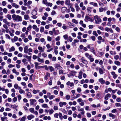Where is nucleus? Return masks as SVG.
Returning a JSON list of instances; mask_svg holds the SVG:
<instances>
[{"instance_id": "nucleus-10", "label": "nucleus", "mask_w": 121, "mask_h": 121, "mask_svg": "<svg viewBox=\"0 0 121 121\" xmlns=\"http://www.w3.org/2000/svg\"><path fill=\"white\" fill-rule=\"evenodd\" d=\"M28 47L27 46H25L24 48V52L25 53H28Z\"/></svg>"}, {"instance_id": "nucleus-41", "label": "nucleus", "mask_w": 121, "mask_h": 121, "mask_svg": "<svg viewBox=\"0 0 121 121\" xmlns=\"http://www.w3.org/2000/svg\"><path fill=\"white\" fill-rule=\"evenodd\" d=\"M47 40L49 41H51L52 40V38L49 36H47Z\"/></svg>"}, {"instance_id": "nucleus-29", "label": "nucleus", "mask_w": 121, "mask_h": 121, "mask_svg": "<svg viewBox=\"0 0 121 121\" xmlns=\"http://www.w3.org/2000/svg\"><path fill=\"white\" fill-rule=\"evenodd\" d=\"M67 9V8L65 7H63L61 9V11L63 13H64Z\"/></svg>"}, {"instance_id": "nucleus-52", "label": "nucleus", "mask_w": 121, "mask_h": 121, "mask_svg": "<svg viewBox=\"0 0 121 121\" xmlns=\"http://www.w3.org/2000/svg\"><path fill=\"white\" fill-rule=\"evenodd\" d=\"M76 73V72L75 71H71V73L70 74L71 75L74 76L73 75H75Z\"/></svg>"}, {"instance_id": "nucleus-54", "label": "nucleus", "mask_w": 121, "mask_h": 121, "mask_svg": "<svg viewBox=\"0 0 121 121\" xmlns=\"http://www.w3.org/2000/svg\"><path fill=\"white\" fill-rule=\"evenodd\" d=\"M55 96L53 95H52L49 97V99L51 100L52 99L54 98L55 97Z\"/></svg>"}, {"instance_id": "nucleus-57", "label": "nucleus", "mask_w": 121, "mask_h": 121, "mask_svg": "<svg viewBox=\"0 0 121 121\" xmlns=\"http://www.w3.org/2000/svg\"><path fill=\"white\" fill-rule=\"evenodd\" d=\"M0 48L1 50V51L2 52L4 51V48L3 47L2 45L0 46Z\"/></svg>"}, {"instance_id": "nucleus-36", "label": "nucleus", "mask_w": 121, "mask_h": 121, "mask_svg": "<svg viewBox=\"0 0 121 121\" xmlns=\"http://www.w3.org/2000/svg\"><path fill=\"white\" fill-rule=\"evenodd\" d=\"M29 111L31 113H34V109L33 108H30Z\"/></svg>"}, {"instance_id": "nucleus-9", "label": "nucleus", "mask_w": 121, "mask_h": 121, "mask_svg": "<svg viewBox=\"0 0 121 121\" xmlns=\"http://www.w3.org/2000/svg\"><path fill=\"white\" fill-rule=\"evenodd\" d=\"M67 86H69L70 87H72L74 86V84L73 82H71L70 81H68L66 83Z\"/></svg>"}, {"instance_id": "nucleus-18", "label": "nucleus", "mask_w": 121, "mask_h": 121, "mask_svg": "<svg viewBox=\"0 0 121 121\" xmlns=\"http://www.w3.org/2000/svg\"><path fill=\"white\" fill-rule=\"evenodd\" d=\"M34 117V116L32 115H30L27 116V118L28 120H31L32 118H33Z\"/></svg>"}, {"instance_id": "nucleus-28", "label": "nucleus", "mask_w": 121, "mask_h": 121, "mask_svg": "<svg viewBox=\"0 0 121 121\" xmlns=\"http://www.w3.org/2000/svg\"><path fill=\"white\" fill-rule=\"evenodd\" d=\"M37 12L34 10H33L31 12V14L36 15L37 14Z\"/></svg>"}, {"instance_id": "nucleus-15", "label": "nucleus", "mask_w": 121, "mask_h": 121, "mask_svg": "<svg viewBox=\"0 0 121 121\" xmlns=\"http://www.w3.org/2000/svg\"><path fill=\"white\" fill-rule=\"evenodd\" d=\"M12 4L13 7H14L16 9H17L19 8V5L15 3H13Z\"/></svg>"}, {"instance_id": "nucleus-42", "label": "nucleus", "mask_w": 121, "mask_h": 121, "mask_svg": "<svg viewBox=\"0 0 121 121\" xmlns=\"http://www.w3.org/2000/svg\"><path fill=\"white\" fill-rule=\"evenodd\" d=\"M90 18L89 16H86L85 17V18L84 19L85 21L86 22H87V20H89Z\"/></svg>"}, {"instance_id": "nucleus-45", "label": "nucleus", "mask_w": 121, "mask_h": 121, "mask_svg": "<svg viewBox=\"0 0 121 121\" xmlns=\"http://www.w3.org/2000/svg\"><path fill=\"white\" fill-rule=\"evenodd\" d=\"M44 28L43 27H41L40 28V31L41 32H44Z\"/></svg>"}, {"instance_id": "nucleus-50", "label": "nucleus", "mask_w": 121, "mask_h": 121, "mask_svg": "<svg viewBox=\"0 0 121 121\" xmlns=\"http://www.w3.org/2000/svg\"><path fill=\"white\" fill-rule=\"evenodd\" d=\"M22 9L24 10H26L27 9V8L26 7L22 6L21 7Z\"/></svg>"}, {"instance_id": "nucleus-53", "label": "nucleus", "mask_w": 121, "mask_h": 121, "mask_svg": "<svg viewBox=\"0 0 121 121\" xmlns=\"http://www.w3.org/2000/svg\"><path fill=\"white\" fill-rule=\"evenodd\" d=\"M39 112L40 113H42L43 112V110L42 109L40 108L39 110Z\"/></svg>"}, {"instance_id": "nucleus-3", "label": "nucleus", "mask_w": 121, "mask_h": 121, "mask_svg": "<svg viewBox=\"0 0 121 121\" xmlns=\"http://www.w3.org/2000/svg\"><path fill=\"white\" fill-rule=\"evenodd\" d=\"M85 55V56L91 62H92L94 61V59L91 55L87 53H86Z\"/></svg>"}, {"instance_id": "nucleus-14", "label": "nucleus", "mask_w": 121, "mask_h": 121, "mask_svg": "<svg viewBox=\"0 0 121 121\" xmlns=\"http://www.w3.org/2000/svg\"><path fill=\"white\" fill-rule=\"evenodd\" d=\"M75 8L76 9V11L78 12L79 10L80 9V8L78 6V5L76 3L75 4Z\"/></svg>"}, {"instance_id": "nucleus-37", "label": "nucleus", "mask_w": 121, "mask_h": 121, "mask_svg": "<svg viewBox=\"0 0 121 121\" xmlns=\"http://www.w3.org/2000/svg\"><path fill=\"white\" fill-rule=\"evenodd\" d=\"M93 34L95 35V36L97 37L98 36V35L95 31H94L93 32Z\"/></svg>"}, {"instance_id": "nucleus-38", "label": "nucleus", "mask_w": 121, "mask_h": 121, "mask_svg": "<svg viewBox=\"0 0 121 121\" xmlns=\"http://www.w3.org/2000/svg\"><path fill=\"white\" fill-rule=\"evenodd\" d=\"M26 119V116H25L22 117L21 119V121H25Z\"/></svg>"}, {"instance_id": "nucleus-62", "label": "nucleus", "mask_w": 121, "mask_h": 121, "mask_svg": "<svg viewBox=\"0 0 121 121\" xmlns=\"http://www.w3.org/2000/svg\"><path fill=\"white\" fill-rule=\"evenodd\" d=\"M39 102L41 103H43L44 102V100L43 99H39L38 100Z\"/></svg>"}, {"instance_id": "nucleus-58", "label": "nucleus", "mask_w": 121, "mask_h": 121, "mask_svg": "<svg viewBox=\"0 0 121 121\" xmlns=\"http://www.w3.org/2000/svg\"><path fill=\"white\" fill-rule=\"evenodd\" d=\"M117 32H119L120 31V29L118 27H117L115 28Z\"/></svg>"}, {"instance_id": "nucleus-7", "label": "nucleus", "mask_w": 121, "mask_h": 121, "mask_svg": "<svg viewBox=\"0 0 121 121\" xmlns=\"http://www.w3.org/2000/svg\"><path fill=\"white\" fill-rule=\"evenodd\" d=\"M34 63L35 65V67L36 69H38L40 68V66H38L41 64L40 63L37 62H35Z\"/></svg>"}, {"instance_id": "nucleus-21", "label": "nucleus", "mask_w": 121, "mask_h": 121, "mask_svg": "<svg viewBox=\"0 0 121 121\" xmlns=\"http://www.w3.org/2000/svg\"><path fill=\"white\" fill-rule=\"evenodd\" d=\"M12 72L13 73H15V74L17 75H18L19 74V73L18 72H17L16 70L14 69H13Z\"/></svg>"}, {"instance_id": "nucleus-22", "label": "nucleus", "mask_w": 121, "mask_h": 121, "mask_svg": "<svg viewBox=\"0 0 121 121\" xmlns=\"http://www.w3.org/2000/svg\"><path fill=\"white\" fill-rule=\"evenodd\" d=\"M26 95L29 98H30L32 97L31 93L30 92H28L26 94Z\"/></svg>"}, {"instance_id": "nucleus-2", "label": "nucleus", "mask_w": 121, "mask_h": 121, "mask_svg": "<svg viewBox=\"0 0 121 121\" xmlns=\"http://www.w3.org/2000/svg\"><path fill=\"white\" fill-rule=\"evenodd\" d=\"M94 18L95 23L97 24H99L101 21V19L98 15L95 16L94 17Z\"/></svg>"}, {"instance_id": "nucleus-12", "label": "nucleus", "mask_w": 121, "mask_h": 121, "mask_svg": "<svg viewBox=\"0 0 121 121\" xmlns=\"http://www.w3.org/2000/svg\"><path fill=\"white\" fill-rule=\"evenodd\" d=\"M99 81L102 84H104L105 82V81L102 78L99 79Z\"/></svg>"}, {"instance_id": "nucleus-35", "label": "nucleus", "mask_w": 121, "mask_h": 121, "mask_svg": "<svg viewBox=\"0 0 121 121\" xmlns=\"http://www.w3.org/2000/svg\"><path fill=\"white\" fill-rule=\"evenodd\" d=\"M72 22L75 23V24H77L78 23V22L75 19H73L72 20Z\"/></svg>"}, {"instance_id": "nucleus-23", "label": "nucleus", "mask_w": 121, "mask_h": 121, "mask_svg": "<svg viewBox=\"0 0 121 121\" xmlns=\"http://www.w3.org/2000/svg\"><path fill=\"white\" fill-rule=\"evenodd\" d=\"M99 73L100 74H101L103 73L104 71L101 68H99Z\"/></svg>"}, {"instance_id": "nucleus-19", "label": "nucleus", "mask_w": 121, "mask_h": 121, "mask_svg": "<svg viewBox=\"0 0 121 121\" xmlns=\"http://www.w3.org/2000/svg\"><path fill=\"white\" fill-rule=\"evenodd\" d=\"M15 50V48L13 46H12L11 48L9 49V52L14 51Z\"/></svg>"}, {"instance_id": "nucleus-40", "label": "nucleus", "mask_w": 121, "mask_h": 121, "mask_svg": "<svg viewBox=\"0 0 121 121\" xmlns=\"http://www.w3.org/2000/svg\"><path fill=\"white\" fill-rule=\"evenodd\" d=\"M18 90H20L19 91V92L20 94H22L25 93V92L22 89H19Z\"/></svg>"}, {"instance_id": "nucleus-64", "label": "nucleus", "mask_w": 121, "mask_h": 121, "mask_svg": "<svg viewBox=\"0 0 121 121\" xmlns=\"http://www.w3.org/2000/svg\"><path fill=\"white\" fill-rule=\"evenodd\" d=\"M119 56L118 55H117L114 57V58L115 60H117L119 58Z\"/></svg>"}, {"instance_id": "nucleus-48", "label": "nucleus", "mask_w": 121, "mask_h": 121, "mask_svg": "<svg viewBox=\"0 0 121 121\" xmlns=\"http://www.w3.org/2000/svg\"><path fill=\"white\" fill-rule=\"evenodd\" d=\"M77 91L78 93H80L81 92L82 90L80 88L78 87L77 89Z\"/></svg>"}, {"instance_id": "nucleus-4", "label": "nucleus", "mask_w": 121, "mask_h": 121, "mask_svg": "<svg viewBox=\"0 0 121 121\" xmlns=\"http://www.w3.org/2000/svg\"><path fill=\"white\" fill-rule=\"evenodd\" d=\"M117 37V35L116 33H113L110 36V37L111 39H116Z\"/></svg>"}, {"instance_id": "nucleus-32", "label": "nucleus", "mask_w": 121, "mask_h": 121, "mask_svg": "<svg viewBox=\"0 0 121 121\" xmlns=\"http://www.w3.org/2000/svg\"><path fill=\"white\" fill-rule=\"evenodd\" d=\"M70 0H66L65 1V4L67 5L70 3Z\"/></svg>"}, {"instance_id": "nucleus-46", "label": "nucleus", "mask_w": 121, "mask_h": 121, "mask_svg": "<svg viewBox=\"0 0 121 121\" xmlns=\"http://www.w3.org/2000/svg\"><path fill=\"white\" fill-rule=\"evenodd\" d=\"M49 113L50 114H52L54 112V111L52 109L49 110Z\"/></svg>"}, {"instance_id": "nucleus-13", "label": "nucleus", "mask_w": 121, "mask_h": 121, "mask_svg": "<svg viewBox=\"0 0 121 121\" xmlns=\"http://www.w3.org/2000/svg\"><path fill=\"white\" fill-rule=\"evenodd\" d=\"M24 57L28 59V61H30L31 58V56H28L27 55H24Z\"/></svg>"}, {"instance_id": "nucleus-31", "label": "nucleus", "mask_w": 121, "mask_h": 121, "mask_svg": "<svg viewBox=\"0 0 121 121\" xmlns=\"http://www.w3.org/2000/svg\"><path fill=\"white\" fill-rule=\"evenodd\" d=\"M98 39L99 40H102V42H104V39H102V37L100 36H99L98 37Z\"/></svg>"}, {"instance_id": "nucleus-59", "label": "nucleus", "mask_w": 121, "mask_h": 121, "mask_svg": "<svg viewBox=\"0 0 121 121\" xmlns=\"http://www.w3.org/2000/svg\"><path fill=\"white\" fill-rule=\"evenodd\" d=\"M54 117L56 118H57L58 117V114L57 113H55L54 115Z\"/></svg>"}, {"instance_id": "nucleus-20", "label": "nucleus", "mask_w": 121, "mask_h": 121, "mask_svg": "<svg viewBox=\"0 0 121 121\" xmlns=\"http://www.w3.org/2000/svg\"><path fill=\"white\" fill-rule=\"evenodd\" d=\"M30 18L29 16L27 15H25L24 16V19L26 20H28Z\"/></svg>"}, {"instance_id": "nucleus-63", "label": "nucleus", "mask_w": 121, "mask_h": 121, "mask_svg": "<svg viewBox=\"0 0 121 121\" xmlns=\"http://www.w3.org/2000/svg\"><path fill=\"white\" fill-rule=\"evenodd\" d=\"M82 101L83 100L81 98H79L77 100V101L78 103L82 102Z\"/></svg>"}, {"instance_id": "nucleus-60", "label": "nucleus", "mask_w": 121, "mask_h": 121, "mask_svg": "<svg viewBox=\"0 0 121 121\" xmlns=\"http://www.w3.org/2000/svg\"><path fill=\"white\" fill-rule=\"evenodd\" d=\"M68 6V7L70 8H72V7L73 4L72 3H70L67 5Z\"/></svg>"}, {"instance_id": "nucleus-6", "label": "nucleus", "mask_w": 121, "mask_h": 121, "mask_svg": "<svg viewBox=\"0 0 121 121\" xmlns=\"http://www.w3.org/2000/svg\"><path fill=\"white\" fill-rule=\"evenodd\" d=\"M107 32L109 31L111 33H113V30L111 28H109L108 27H105L104 29Z\"/></svg>"}, {"instance_id": "nucleus-8", "label": "nucleus", "mask_w": 121, "mask_h": 121, "mask_svg": "<svg viewBox=\"0 0 121 121\" xmlns=\"http://www.w3.org/2000/svg\"><path fill=\"white\" fill-rule=\"evenodd\" d=\"M32 28L34 29H35L36 32H38L39 30V28L37 27V26L35 25H34L32 26Z\"/></svg>"}, {"instance_id": "nucleus-30", "label": "nucleus", "mask_w": 121, "mask_h": 121, "mask_svg": "<svg viewBox=\"0 0 121 121\" xmlns=\"http://www.w3.org/2000/svg\"><path fill=\"white\" fill-rule=\"evenodd\" d=\"M6 17H7L9 20H11V16L9 14H7L6 15Z\"/></svg>"}, {"instance_id": "nucleus-24", "label": "nucleus", "mask_w": 121, "mask_h": 121, "mask_svg": "<svg viewBox=\"0 0 121 121\" xmlns=\"http://www.w3.org/2000/svg\"><path fill=\"white\" fill-rule=\"evenodd\" d=\"M42 106L43 108H48V105L45 104H42Z\"/></svg>"}, {"instance_id": "nucleus-55", "label": "nucleus", "mask_w": 121, "mask_h": 121, "mask_svg": "<svg viewBox=\"0 0 121 121\" xmlns=\"http://www.w3.org/2000/svg\"><path fill=\"white\" fill-rule=\"evenodd\" d=\"M58 107L57 106H54L53 108L55 110H57L58 109Z\"/></svg>"}, {"instance_id": "nucleus-34", "label": "nucleus", "mask_w": 121, "mask_h": 121, "mask_svg": "<svg viewBox=\"0 0 121 121\" xmlns=\"http://www.w3.org/2000/svg\"><path fill=\"white\" fill-rule=\"evenodd\" d=\"M75 95H76V96H74L73 97V98L74 99H76L77 98H78L80 96V94H76Z\"/></svg>"}, {"instance_id": "nucleus-17", "label": "nucleus", "mask_w": 121, "mask_h": 121, "mask_svg": "<svg viewBox=\"0 0 121 121\" xmlns=\"http://www.w3.org/2000/svg\"><path fill=\"white\" fill-rule=\"evenodd\" d=\"M38 49L39 50V52H40V53L44 52V50L43 49L42 47H38Z\"/></svg>"}, {"instance_id": "nucleus-51", "label": "nucleus", "mask_w": 121, "mask_h": 121, "mask_svg": "<svg viewBox=\"0 0 121 121\" xmlns=\"http://www.w3.org/2000/svg\"><path fill=\"white\" fill-rule=\"evenodd\" d=\"M52 5V3H48L46 5L47 6H49L50 7H51Z\"/></svg>"}, {"instance_id": "nucleus-1", "label": "nucleus", "mask_w": 121, "mask_h": 121, "mask_svg": "<svg viewBox=\"0 0 121 121\" xmlns=\"http://www.w3.org/2000/svg\"><path fill=\"white\" fill-rule=\"evenodd\" d=\"M12 17L13 20L16 22H20L22 20V17L18 15L13 14L12 15Z\"/></svg>"}, {"instance_id": "nucleus-49", "label": "nucleus", "mask_w": 121, "mask_h": 121, "mask_svg": "<svg viewBox=\"0 0 121 121\" xmlns=\"http://www.w3.org/2000/svg\"><path fill=\"white\" fill-rule=\"evenodd\" d=\"M49 68L51 72L53 71L54 70L52 66H49Z\"/></svg>"}, {"instance_id": "nucleus-16", "label": "nucleus", "mask_w": 121, "mask_h": 121, "mask_svg": "<svg viewBox=\"0 0 121 121\" xmlns=\"http://www.w3.org/2000/svg\"><path fill=\"white\" fill-rule=\"evenodd\" d=\"M14 87L16 89H21V87L19 86L17 84H15L14 86Z\"/></svg>"}, {"instance_id": "nucleus-47", "label": "nucleus", "mask_w": 121, "mask_h": 121, "mask_svg": "<svg viewBox=\"0 0 121 121\" xmlns=\"http://www.w3.org/2000/svg\"><path fill=\"white\" fill-rule=\"evenodd\" d=\"M115 105L116 107H121V104L119 103H117L115 104Z\"/></svg>"}, {"instance_id": "nucleus-56", "label": "nucleus", "mask_w": 121, "mask_h": 121, "mask_svg": "<svg viewBox=\"0 0 121 121\" xmlns=\"http://www.w3.org/2000/svg\"><path fill=\"white\" fill-rule=\"evenodd\" d=\"M104 9L102 7L99 8V12H103L104 10Z\"/></svg>"}, {"instance_id": "nucleus-27", "label": "nucleus", "mask_w": 121, "mask_h": 121, "mask_svg": "<svg viewBox=\"0 0 121 121\" xmlns=\"http://www.w3.org/2000/svg\"><path fill=\"white\" fill-rule=\"evenodd\" d=\"M114 63L115 64L118 66H119L120 65V62L117 61H114Z\"/></svg>"}, {"instance_id": "nucleus-11", "label": "nucleus", "mask_w": 121, "mask_h": 121, "mask_svg": "<svg viewBox=\"0 0 121 121\" xmlns=\"http://www.w3.org/2000/svg\"><path fill=\"white\" fill-rule=\"evenodd\" d=\"M59 105L60 107H62L63 105H65L66 104V103L65 102H60L59 103Z\"/></svg>"}, {"instance_id": "nucleus-61", "label": "nucleus", "mask_w": 121, "mask_h": 121, "mask_svg": "<svg viewBox=\"0 0 121 121\" xmlns=\"http://www.w3.org/2000/svg\"><path fill=\"white\" fill-rule=\"evenodd\" d=\"M8 11V10L6 8H4L3 9V12L5 13H7Z\"/></svg>"}, {"instance_id": "nucleus-5", "label": "nucleus", "mask_w": 121, "mask_h": 121, "mask_svg": "<svg viewBox=\"0 0 121 121\" xmlns=\"http://www.w3.org/2000/svg\"><path fill=\"white\" fill-rule=\"evenodd\" d=\"M30 104L31 105H33L35 103L36 101V100L35 99H30Z\"/></svg>"}, {"instance_id": "nucleus-43", "label": "nucleus", "mask_w": 121, "mask_h": 121, "mask_svg": "<svg viewBox=\"0 0 121 121\" xmlns=\"http://www.w3.org/2000/svg\"><path fill=\"white\" fill-rule=\"evenodd\" d=\"M96 98L98 99H100V94L99 93H98L96 95Z\"/></svg>"}, {"instance_id": "nucleus-25", "label": "nucleus", "mask_w": 121, "mask_h": 121, "mask_svg": "<svg viewBox=\"0 0 121 121\" xmlns=\"http://www.w3.org/2000/svg\"><path fill=\"white\" fill-rule=\"evenodd\" d=\"M37 60L38 61L41 62L42 63H44V60L43 59H41L40 58H39Z\"/></svg>"}, {"instance_id": "nucleus-26", "label": "nucleus", "mask_w": 121, "mask_h": 121, "mask_svg": "<svg viewBox=\"0 0 121 121\" xmlns=\"http://www.w3.org/2000/svg\"><path fill=\"white\" fill-rule=\"evenodd\" d=\"M68 24L69 26V27L70 28H73L74 27V26H73L72 24L70 22H69L68 23Z\"/></svg>"}, {"instance_id": "nucleus-44", "label": "nucleus", "mask_w": 121, "mask_h": 121, "mask_svg": "<svg viewBox=\"0 0 121 121\" xmlns=\"http://www.w3.org/2000/svg\"><path fill=\"white\" fill-rule=\"evenodd\" d=\"M42 3L44 4H47L48 2L47 0H43L42 1Z\"/></svg>"}, {"instance_id": "nucleus-33", "label": "nucleus", "mask_w": 121, "mask_h": 121, "mask_svg": "<svg viewBox=\"0 0 121 121\" xmlns=\"http://www.w3.org/2000/svg\"><path fill=\"white\" fill-rule=\"evenodd\" d=\"M109 116L110 117H112L113 118H115L116 117L115 115L111 113L109 114Z\"/></svg>"}, {"instance_id": "nucleus-39", "label": "nucleus", "mask_w": 121, "mask_h": 121, "mask_svg": "<svg viewBox=\"0 0 121 121\" xmlns=\"http://www.w3.org/2000/svg\"><path fill=\"white\" fill-rule=\"evenodd\" d=\"M32 28V26L31 25H30L27 28V31H29Z\"/></svg>"}]
</instances>
